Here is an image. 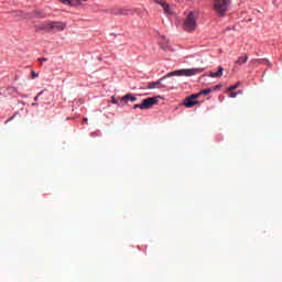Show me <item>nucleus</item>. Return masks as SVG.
<instances>
[{"instance_id":"f257e3e1","label":"nucleus","mask_w":282,"mask_h":282,"mask_svg":"<svg viewBox=\"0 0 282 282\" xmlns=\"http://www.w3.org/2000/svg\"><path fill=\"white\" fill-rule=\"evenodd\" d=\"M204 72V68H182L177 69L171 73H167L165 76L160 78L158 82L150 83L147 87H141V89H174L173 86H169L165 84H162L163 80H166V78H171L172 76H196V74H202Z\"/></svg>"},{"instance_id":"f03ea898","label":"nucleus","mask_w":282,"mask_h":282,"mask_svg":"<svg viewBox=\"0 0 282 282\" xmlns=\"http://www.w3.org/2000/svg\"><path fill=\"white\" fill-rule=\"evenodd\" d=\"M183 28L185 32H195L197 30V13L195 11H191L185 15Z\"/></svg>"},{"instance_id":"7ed1b4c3","label":"nucleus","mask_w":282,"mask_h":282,"mask_svg":"<svg viewBox=\"0 0 282 282\" xmlns=\"http://www.w3.org/2000/svg\"><path fill=\"white\" fill-rule=\"evenodd\" d=\"M154 3L160 6L167 19H173L175 17V7L173 4H169L166 0H153Z\"/></svg>"},{"instance_id":"20e7f679","label":"nucleus","mask_w":282,"mask_h":282,"mask_svg":"<svg viewBox=\"0 0 282 282\" xmlns=\"http://www.w3.org/2000/svg\"><path fill=\"white\" fill-rule=\"evenodd\" d=\"M230 0H215L214 2V10L220 17H224L226 12H228V8H230Z\"/></svg>"},{"instance_id":"39448f33","label":"nucleus","mask_w":282,"mask_h":282,"mask_svg":"<svg viewBox=\"0 0 282 282\" xmlns=\"http://www.w3.org/2000/svg\"><path fill=\"white\" fill-rule=\"evenodd\" d=\"M45 30H53V32H63L67 24L65 22H46Z\"/></svg>"},{"instance_id":"423d86ee","label":"nucleus","mask_w":282,"mask_h":282,"mask_svg":"<svg viewBox=\"0 0 282 282\" xmlns=\"http://www.w3.org/2000/svg\"><path fill=\"white\" fill-rule=\"evenodd\" d=\"M197 98H199V94L191 95L189 97L185 98L183 101L184 107L191 109V107H195L197 105Z\"/></svg>"},{"instance_id":"0eeeda50","label":"nucleus","mask_w":282,"mask_h":282,"mask_svg":"<svg viewBox=\"0 0 282 282\" xmlns=\"http://www.w3.org/2000/svg\"><path fill=\"white\" fill-rule=\"evenodd\" d=\"M154 105H158V97H149L143 99L142 109H152Z\"/></svg>"},{"instance_id":"6e6552de","label":"nucleus","mask_w":282,"mask_h":282,"mask_svg":"<svg viewBox=\"0 0 282 282\" xmlns=\"http://www.w3.org/2000/svg\"><path fill=\"white\" fill-rule=\"evenodd\" d=\"M115 14L117 17H129V14H133V12L130 9H117Z\"/></svg>"},{"instance_id":"1a4fd4ad","label":"nucleus","mask_w":282,"mask_h":282,"mask_svg":"<svg viewBox=\"0 0 282 282\" xmlns=\"http://www.w3.org/2000/svg\"><path fill=\"white\" fill-rule=\"evenodd\" d=\"M127 100H130V102H135L138 98L133 96V94H127L121 98V102H127Z\"/></svg>"},{"instance_id":"9d476101","label":"nucleus","mask_w":282,"mask_h":282,"mask_svg":"<svg viewBox=\"0 0 282 282\" xmlns=\"http://www.w3.org/2000/svg\"><path fill=\"white\" fill-rule=\"evenodd\" d=\"M246 63H248V55H245V56H239L237 62H236V65H246Z\"/></svg>"},{"instance_id":"9b49d317","label":"nucleus","mask_w":282,"mask_h":282,"mask_svg":"<svg viewBox=\"0 0 282 282\" xmlns=\"http://www.w3.org/2000/svg\"><path fill=\"white\" fill-rule=\"evenodd\" d=\"M224 74V67L219 66L217 73H210V78H219V76H223Z\"/></svg>"},{"instance_id":"f8f14e48","label":"nucleus","mask_w":282,"mask_h":282,"mask_svg":"<svg viewBox=\"0 0 282 282\" xmlns=\"http://www.w3.org/2000/svg\"><path fill=\"white\" fill-rule=\"evenodd\" d=\"M261 63H263L264 65H268V63H270L268 59H257L253 58L250 61L251 65H261Z\"/></svg>"},{"instance_id":"ddd939ff","label":"nucleus","mask_w":282,"mask_h":282,"mask_svg":"<svg viewBox=\"0 0 282 282\" xmlns=\"http://www.w3.org/2000/svg\"><path fill=\"white\" fill-rule=\"evenodd\" d=\"M197 94H199V96H208L209 94H213V89L206 88V89H204V90H200V91L197 93Z\"/></svg>"},{"instance_id":"4468645a","label":"nucleus","mask_w":282,"mask_h":282,"mask_svg":"<svg viewBox=\"0 0 282 282\" xmlns=\"http://www.w3.org/2000/svg\"><path fill=\"white\" fill-rule=\"evenodd\" d=\"M62 3H65L67 6H76V1L78 0H61Z\"/></svg>"},{"instance_id":"2eb2a0df","label":"nucleus","mask_w":282,"mask_h":282,"mask_svg":"<svg viewBox=\"0 0 282 282\" xmlns=\"http://www.w3.org/2000/svg\"><path fill=\"white\" fill-rule=\"evenodd\" d=\"M237 87H239V83L234 85V86H231V87H229L228 91H235V89H237Z\"/></svg>"},{"instance_id":"dca6fc26","label":"nucleus","mask_w":282,"mask_h":282,"mask_svg":"<svg viewBox=\"0 0 282 282\" xmlns=\"http://www.w3.org/2000/svg\"><path fill=\"white\" fill-rule=\"evenodd\" d=\"M133 109H142V102L141 104H135L133 106Z\"/></svg>"},{"instance_id":"f3484780","label":"nucleus","mask_w":282,"mask_h":282,"mask_svg":"<svg viewBox=\"0 0 282 282\" xmlns=\"http://www.w3.org/2000/svg\"><path fill=\"white\" fill-rule=\"evenodd\" d=\"M236 96H239V93H231V94L229 95V98H235Z\"/></svg>"},{"instance_id":"a211bd4d","label":"nucleus","mask_w":282,"mask_h":282,"mask_svg":"<svg viewBox=\"0 0 282 282\" xmlns=\"http://www.w3.org/2000/svg\"><path fill=\"white\" fill-rule=\"evenodd\" d=\"M32 78H39V74L36 72H32Z\"/></svg>"},{"instance_id":"6ab92c4d","label":"nucleus","mask_w":282,"mask_h":282,"mask_svg":"<svg viewBox=\"0 0 282 282\" xmlns=\"http://www.w3.org/2000/svg\"><path fill=\"white\" fill-rule=\"evenodd\" d=\"M217 89H221V86L220 85H217L214 87V89H212L213 91H217Z\"/></svg>"},{"instance_id":"aec40b11","label":"nucleus","mask_w":282,"mask_h":282,"mask_svg":"<svg viewBox=\"0 0 282 282\" xmlns=\"http://www.w3.org/2000/svg\"><path fill=\"white\" fill-rule=\"evenodd\" d=\"M112 105H118V100L116 99V97H112Z\"/></svg>"},{"instance_id":"412c9836","label":"nucleus","mask_w":282,"mask_h":282,"mask_svg":"<svg viewBox=\"0 0 282 282\" xmlns=\"http://www.w3.org/2000/svg\"><path fill=\"white\" fill-rule=\"evenodd\" d=\"M43 94H45V90H42V91H40L39 94H37V96H43Z\"/></svg>"},{"instance_id":"4be33fe9","label":"nucleus","mask_w":282,"mask_h":282,"mask_svg":"<svg viewBox=\"0 0 282 282\" xmlns=\"http://www.w3.org/2000/svg\"><path fill=\"white\" fill-rule=\"evenodd\" d=\"M45 61H47V58H40L41 63H45Z\"/></svg>"},{"instance_id":"5701e85b","label":"nucleus","mask_w":282,"mask_h":282,"mask_svg":"<svg viewBox=\"0 0 282 282\" xmlns=\"http://www.w3.org/2000/svg\"><path fill=\"white\" fill-rule=\"evenodd\" d=\"M39 98H40L39 95L34 97L35 102L39 101Z\"/></svg>"},{"instance_id":"b1692460","label":"nucleus","mask_w":282,"mask_h":282,"mask_svg":"<svg viewBox=\"0 0 282 282\" xmlns=\"http://www.w3.org/2000/svg\"><path fill=\"white\" fill-rule=\"evenodd\" d=\"M32 107H39V104L37 102H33Z\"/></svg>"},{"instance_id":"393cba45","label":"nucleus","mask_w":282,"mask_h":282,"mask_svg":"<svg viewBox=\"0 0 282 282\" xmlns=\"http://www.w3.org/2000/svg\"><path fill=\"white\" fill-rule=\"evenodd\" d=\"M236 94H238V95H239V94H243V91H241V90H238V91H236Z\"/></svg>"},{"instance_id":"a878e982","label":"nucleus","mask_w":282,"mask_h":282,"mask_svg":"<svg viewBox=\"0 0 282 282\" xmlns=\"http://www.w3.org/2000/svg\"><path fill=\"white\" fill-rule=\"evenodd\" d=\"M88 121V119H85V122H87Z\"/></svg>"},{"instance_id":"bb28decb","label":"nucleus","mask_w":282,"mask_h":282,"mask_svg":"<svg viewBox=\"0 0 282 282\" xmlns=\"http://www.w3.org/2000/svg\"><path fill=\"white\" fill-rule=\"evenodd\" d=\"M82 1H87V0H82Z\"/></svg>"}]
</instances>
